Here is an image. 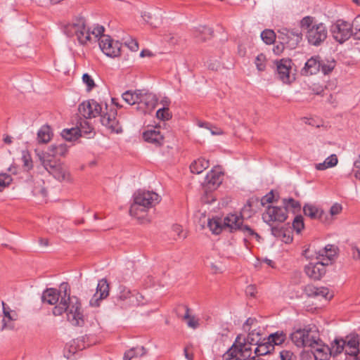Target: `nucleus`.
Masks as SVG:
<instances>
[{"mask_svg":"<svg viewBox=\"0 0 360 360\" xmlns=\"http://www.w3.org/2000/svg\"><path fill=\"white\" fill-rule=\"evenodd\" d=\"M105 27L98 24L94 25L91 28L86 27V20L83 17L75 18L63 28L66 35L75 37L81 45L95 43L98 45H112L114 41L117 45H139L135 38L126 33L114 40L110 35L105 34Z\"/></svg>","mask_w":360,"mask_h":360,"instance_id":"nucleus-1","label":"nucleus"},{"mask_svg":"<svg viewBox=\"0 0 360 360\" xmlns=\"http://www.w3.org/2000/svg\"><path fill=\"white\" fill-rule=\"evenodd\" d=\"M56 305L53 309L54 316H60L64 312L67 314L68 321L75 326H83L85 319L82 310L79 299L70 296V288L68 283L63 282L60 285V290L55 288H48L42 293L41 300L44 303Z\"/></svg>","mask_w":360,"mask_h":360,"instance_id":"nucleus-2","label":"nucleus"},{"mask_svg":"<svg viewBox=\"0 0 360 360\" xmlns=\"http://www.w3.org/2000/svg\"><path fill=\"white\" fill-rule=\"evenodd\" d=\"M105 110L100 103L94 99L83 101L79 104L78 110L79 113L86 119H91L97 116L101 117V124L111 130L112 132L120 133L122 129L117 119V110L114 108H108L105 105Z\"/></svg>","mask_w":360,"mask_h":360,"instance_id":"nucleus-3","label":"nucleus"},{"mask_svg":"<svg viewBox=\"0 0 360 360\" xmlns=\"http://www.w3.org/2000/svg\"><path fill=\"white\" fill-rule=\"evenodd\" d=\"M160 201V197L156 193L139 191L134 195V202L130 207L129 214L136 218L139 223L149 224L151 218L148 216V210L158 204Z\"/></svg>","mask_w":360,"mask_h":360,"instance_id":"nucleus-4","label":"nucleus"},{"mask_svg":"<svg viewBox=\"0 0 360 360\" xmlns=\"http://www.w3.org/2000/svg\"><path fill=\"white\" fill-rule=\"evenodd\" d=\"M38 157L44 169L56 179L60 182H72L70 172L63 163L51 159L49 153L38 154Z\"/></svg>","mask_w":360,"mask_h":360,"instance_id":"nucleus-5","label":"nucleus"},{"mask_svg":"<svg viewBox=\"0 0 360 360\" xmlns=\"http://www.w3.org/2000/svg\"><path fill=\"white\" fill-rule=\"evenodd\" d=\"M292 343L298 348H311L314 345L319 344L320 335L315 326H305L295 330L290 335Z\"/></svg>","mask_w":360,"mask_h":360,"instance_id":"nucleus-6","label":"nucleus"},{"mask_svg":"<svg viewBox=\"0 0 360 360\" xmlns=\"http://www.w3.org/2000/svg\"><path fill=\"white\" fill-rule=\"evenodd\" d=\"M112 299L115 305L127 309L138 307L142 302L143 297L136 290H131L126 286L120 285Z\"/></svg>","mask_w":360,"mask_h":360,"instance_id":"nucleus-7","label":"nucleus"},{"mask_svg":"<svg viewBox=\"0 0 360 360\" xmlns=\"http://www.w3.org/2000/svg\"><path fill=\"white\" fill-rule=\"evenodd\" d=\"M226 226L229 227V231H240L245 236L244 242L247 245L248 239L255 238L257 241H259L261 237L249 226L243 224V217L241 214H229L225 217Z\"/></svg>","mask_w":360,"mask_h":360,"instance_id":"nucleus-8","label":"nucleus"},{"mask_svg":"<svg viewBox=\"0 0 360 360\" xmlns=\"http://www.w3.org/2000/svg\"><path fill=\"white\" fill-rule=\"evenodd\" d=\"M240 336L238 335L231 347L223 354L224 360H245L250 357L252 345L245 340L243 342H240Z\"/></svg>","mask_w":360,"mask_h":360,"instance_id":"nucleus-9","label":"nucleus"},{"mask_svg":"<svg viewBox=\"0 0 360 360\" xmlns=\"http://www.w3.org/2000/svg\"><path fill=\"white\" fill-rule=\"evenodd\" d=\"M138 95L137 110L143 114L151 112L158 104L156 95L144 89H139Z\"/></svg>","mask_w":360,"mask_h":360,"instance_id":"nucleus-10","label":"nucleus"},{"mask_svg":"<svg viewBox=\"0 0 360 360\" xmlns=\"http://www.w3.org/2000/svg\"><path fill=\"white\" fill-rule=\"evenodd\" d=\"M333 37L335 40L343 44L352 36L351 24L342 20H337L330 29Z\"/></svg>","mask_w":360,"mask_h":360,"instance_id":"nucleus-11","label":"nucleus"},{"mask_svg":"<svg viewBox=\"0 0 360 360\" xmlns=\"http://www.w3.org/2000/svg\"><path fill=\"white\" fill-rule=\"evenodd\" d=\"M286 208L283 207L269 205L266 211L262 214V219L264 222L270 224L271 222L285 221L288 217Z\"/></svg>","mask_w":360,"mask_h":360,"instance_id":"nucleus-12","label":"nucleus"},{"mask_svg":"<svg viewBox=\"0 0 360 360\" xmlns=\"http://www.w3.org/2000/svg\"><path fill=\"white\" fill-rule=\"evenodd\" d=\"M278 39L282 40L281 44L298 45L303 42L304 38L302 32L297 29L281 28L278 30Z\"/></svg>","mask_w":360,"mask_h":360,"instance_id":"nucleus-13","label":"nucleus"},{"mask_svg":"<svg viewBox=\"0 0 360 360\" xmlns=\"http://www.w3.org/2000/svg\"><path fill=\"white\" fill-rule=\"evenodd\" d=\"M109 295V285L105 278H102L98 283L96 291L89 301L91 307L100 306L101 302Z\"/></svg>","mask_w":360,"mask_h":360,"instance_id":"nucleus-14","label":"nucleus"},{"mask_svg":"<svg viewBox=\"0 0 360 360\" xmlns=\"http://www.w3.org/2000/svg\"><path fill=\"white\" fill-rule=\"evenodd\" d=\"M291 60L287 59H281L277 62V75L280 80L285 84H290L295 80L294 75L290 74Z\"/></svg>","mask_w":360,"mask_h":360,"instance_id":"nucleus-15","label":"nucleus"},{"mask_svg":"<svg viewBox=\"0 0 360 360\" xmlns=\"http://www.w3.org/2000/svg\"><path fill=\"white\" fill-rule=\"evenodd\" d=\"M304 271L311 279L318 281L325 275L326 271V265L321 262L315 264L309 263L305 266Z\"/></svg>","mask_w":360,"mask_h":360,"instance_id":"nucleus-16","label":"nucleus"},{"mask_svg":"<svg viewBox=\"0 0 360 360\" xmlns=\"http://www.w3.org/2000/svg\"><path fill=\"white\" fill-rule=\"evenodd\" d=\"M345 342V354L356 356L359 353L360 338L357 333H351L343 339Z\"/></svg>","mask_w":360,"mask_h":360,"instance_id":"nucleus-17","label":"nucleus"},{"mask_svg":"<svg viewBox=\"0 0 360 360\" xmlns=\"http://www.w3.org/2000/svg\"><path fill=\"white\" fill-rule=\"evenodd\" d=\"M223 173L218 170H211L207 173L202 183L203 186L209 190H215L223 181Z\"/></svg>","mask_w":360,"mask_h":360,"instance_id":"nucleus-18","label":"nucleus"},{"mask_svg":"<svg viewBox=\"0 0 360 360\" xmlns=\"http://www.w3.org/2000/svg\"><path fill=\"white\" fill-rule=\"evenodd\" d=\"M176 313L178 317L185 321L189 328L195 329L198 327V320L196 319L195 316L190 315V309L188 306H179L176 309Z\"/></svg>","mask_w":360,"mask_h":360,"instance_id":"nucleus-19","label":"nucleus"},{"mask_svg":"<svg viewBox=\"0 0 360 360\" xmlns=\"http://www.w3.org/2000/svg\"><path fill=\"white\" fill-rule=\"evenodd\" d=\"M143 138L146 142L153 143L156 146L162 145L164 141V136L157 127L145 131L143 133Z\"/></svg>","mask_w":360,"mask_h":360,"instance_id":"nucleus-20","label":"nucleus"},{"mask_svg":"<svg viewBox=\"0 0 360 360\" xmlns=\"http://www.w3.org/2000/svg\"><path fill=\"white\" fill-rule=\"evenodd\" d=\"M319 342H320L319 344L314 345L311 348L315 360H328L330 356V347L326 345L321 338Z\"/></svg>","mask_w":360,"mask_h":360,"instance_id":"nucleus-21","label":"nucleus"},{"mask_svg":"<svg viewBox=\"0 0 360 360\" xmlns=\"http://www.w3.org/2000/svg\"><path fill=\"white\" fill-rule=\"evenodd\" d=\"M319 61L316 58L311 57L306 63L304 67L301 70V74L304 76H309L316 74L320 71L319 69Z\"/></svg>","mask_w":360,"mask_h":360,"instance_id":"nucleus-22","label":"nucleus"},{"mask_svg":"<svg viewBox=\"0 0 360 360\" xmlns=\"http://www.w3.org/2000/svg\"><path fill=\"white\" fill-rule=\"evenodd\" d=\"M225 217L222 220L219 218H213L208 220L207 226L214 234L220 233L224 229H229V227L225 224Z\"/></svg>","mask_w":360,"mask_h":360,"instance_id":"nucleus-23","label":"nucleus"},{"mask_svg":"<svg viewBox=\"0 0 360 360\" xmlns=\"http://www.w3.org/2000/svg\"><path fill=\"white\" fill-rule=\"evenodd\" d=\"M303 212L305 216L311 219H320L323 214V211L316 206L311 204H305L303 207Z\"/></svg>","mask_w":360,"mask_h":360,"instance_id":"nucleus-24","label":"nucleus"},{"mask_svg":"<svg viewBox=\"0 0 360 360\" xmlns=\"http://www.w3.org/2000/svg\"><path fill=\"white\" fill-rule=\"evenodd\" d=\"M52 135L51 127L43 125L37 132V141L39 143H47L51 141Z\"/></svg>","mask_w":360,"mask_h":360,"instance_id":"nucleus-25","label":"nucleus"},{"mask_svg":"<svg viewBox=\"0 0 360 360\" xmlns=\"http://www.w3.org/2000/svg\"><path fill=\"white\" fill-rule=\"evenodd\" d=\"M68 152V146L65 143L53 144L49 148V153L51 155V159H53L56 156H65Z\"/></svg>","mask_w":360,"mask_h":360,"instance_id":"nucleus-26","label":"nucleus"},{"mask_svg":"<svg viewBox=\"0 0 360 360\" xmlns=\"http://www.w3.org/2000/svg\"><path fill=\"white\" fill-rule=\"evenodd\" d=\"M209 167V161L204 158H199L193 161L190 165L191 172L193 174H200Z\"/></svg>","mask_w":360,"mask_h":360,"instance_id":"nucleus-27","label":"nucleus"},{"mask_svg":"<svg viewBox=\"0 0 360 360\" xmlns=\"http://www.w3.org/2000/svg\"><path fill=\"white\" fill-rule=\"evenodd\" d=\"M335 66L336 61L333 58L319 61V69L325 75L331 73Z\"/></svg>","mask_w":360,"mask_h":360,"instance_id":"nucleus-28","label":"nucleus"},{"mask_svg":"<svg viewBox=\"0 0 360 360\" xmlns=\"http://www.w3.org/2000/svg\"><path fill=\"white\" fill-rule=\"evenodd\" d=\"M146 353L144 347H136L127 350L124 355V360H131L134 357L142 356Z\"/></svg>","mask_w":360,"mask_h":360,"instance_id":"nucleus-29","label":"nucleus"},{"mask_svg":"<svg viewBox=\"0 0 360 360\" xmlns=\"http://www.w3.org/2000/svg\"><path fill=\"white\" fill-rule=\"evenodd\" d=\"M141 18L143 20L150 24L153 27H158L162 22V16H156L155 15H153L150 12L143 11L141 13Z\"/></svg>","mask_w":360,"mask_h":360,"instance_id":"nucleus-30","label":"nucleus"},{"mask_svg":"<svg viewBox=\"0 0 360 360\" xmlns=\"http://www.w3.org/2000/svg\"><path fill=\"white\" fill-rule=\"evenodd\" d=\"M345 347V342L343 341V339H335L333 342L331 344V347H330V356H338L343 352Z\"/></svg>","mask_w":360,"mask_h":360,"instance_id":"nucleus-31","label":"nucleus"},{"mask_svg":"<svg viewBox=\"0 0 360 360\" xmlns=\"http://www.w3.org/2000/svg\"><path fill=\"white\" fill-rule=\"evenodd\" d=\"M319 34L318 32L316 24L311 26V27L307 32L306 34L308 42L311 45H318L321 43L320 40L319 39Z\"/></svg>","mask_w":360,"mask_h":360,"instance_id":"nucleus-32","label":"nucleus"},{"mask_svg":"<svg viewBox=\"0 0 360 360\" xmlns=\"http://www.w3.org/2000/svg\"><path fill=\"white\" fill-rule=\"evenodd\" d=\"M61 136L66 141H75L80 136V130L78 128L65 129L62 131Z\"/></svg>","mask_w":360,"mask_h":360,"instance_id":"nucleus-33","label":"nucleus"},{"mask_svg":"<svg viewBox=\"0 0 360 360\" xmlns=\"http://www.w3.org/2000/svg\"><path fill=\"white\" fill-rule=\"evenodd\" d=\"M282 202L283 207L286 208L287 212L288 209H291L294 213L301 210V203L292 198H283Z\"/></svg>","mask_w":360,"mask_h":360,"instance_id":"nucleus-34","label":"nucleus"},{"mask_svg":"<svg viewBox=\"0 0 360 360\" xmlns=\"http://www.w3.org/2000/svg\"><path fill=\"white\" fill-rule=\"evenodd\" d=\"M101 51L108 57L114 58L120 56L121 46H99Z\"/></svg>","mask_w":360,"mask_h":360,"instance_id":"nucleus-35","label":"nucleus"},{"mask_svg":"<svg viewBox=\"0 0 360 360\" xmlns=\"http://www.w3.org/2000/svg\"><path fill=\"white\" fill-rule=\"evenodd\" d=\"M261 38L262 41L266 44V45H271L274 44L276 39V35L274 30L270 29H266L263 32H262Z\"/></svg>","mask_w":360,"mask_h":360,"instance_id":"nucleus-36","label":"nucleus"},{"mask_svg":"<svg viewBox=\"0 0 360 360\" xmlns=\"http://www.w3.org/2000/svg\"><path fill=\"white\" fill-rule=\"evenodd\" d=\"M139 90H136L134 92L131 91H127L122 94V98L124 101L129 105L137 104L139 101Z\"/></svg>","mask_w":360,"mask_h":360,"instance_id":"nucleus-37","label":"nucleus"},{"mask_svg":"<svg viewBox=\"0 0 360 360\" xmlns=\"http://www.w3.org/2000/svg\"><path fill=\"white\" fill-rule=\"evenodd\" d=\"M18 314L15 311H12V315L6 319H2V326L1 330L4 329H8V330H13L15 328L13 321H16L18 319Z\"/></svg>","mask_w":360,"mask_h":360,"instance_id":"nucleus-38","label":"nucleus"},{"mask_svg":"<svg viewBox=\"0 0 360 360\" xmlns=\"http://www.w3.org/2000/svg\"><path fill=\"white\" fill-rule=\"evenodd\" d=\"M247 331H248V335L244 340L250 345H257L261 340L259 331H257V329L250 330V328H248Z\"/></svg>","mask_w":360,"mask_h":360,"instance_id":"nucleus-39","label":"nucleus"},{"mask_svg":"<svg viewBox=\"0 0 360 360\" xmlns=\"http://www.w3.org/2000/svg\"><path fill=\"white\" fill-rule=\"evenodd\" d=\"M44 182L39 179L34 183V186L32 190V193L34 195H41L42 197H45L47 195V191L44 186Z\"/></svg>","mask_w":360,"mask_h":360,"instance_id":"nucleus-40","label":"nucleus"},{"mask_svg":"<svg viewBox=\"0 0 360 360\" xmlns=\"http://www.w3.org/2000/svg\"><path fill=\"white\" fill-rule=\"evenodd\" d=\"M286 339V335L283 332H276L271 334L269 337V342H273L274 345H281Z\"/></svg>","mask_w":360,"mask_h":360,"instance_id":"nucleus-41","label":"nucleus"},{"mask_svg":"<svg viewBox=\"0 0 360 360\" xmlns=\"http://www.w3.org/2000/svg\"><path fill=\"white\" fill-rule=\"evenodd\" d=\"M352 36L355 39H360V15H357L351 24Z\"/></svg>","mask_w":360,"mask_h":360,"instance_id":"nucleus-42","label":"nucleus"},{"mask_svg":"<svg viewBox=\"0 0 360 360\" xmlns=\"http://www.w3.org/2000/svg\"><path fill=\"white\" fill-rule=\"evenodd\" d=\"M293 229L300 233L304 228V219L302 215H297L292 221Z\"/></svg>","mask_w":360,"mask_h":360,"instance_id":"nucleus-43","label":"nucleus"},{"mask_svg":"<svg viewBox=\"0 0 360 360\" xmlns=\"http://www.w3.org/2000/svg\"><path fill=\"white\" fill-rule=\"evenodd\" d=\"M266 58L263 53L259 54L255 58V65L258 71H264L266 69Z\"/></svg>","mask_w":360,"mask_h":360,"instance_id":"nucleus-44","label":"nucleus"},{"mask_svg":"<svg viewBox=\"0 0 360 360\" xmlns=\"http://www.w3.org/2000/svg\"><path fill=\"white\" fill-rule=\"evenodd\" d=\"M156 117L162 120H169L172 117V115L168 107H163L158 110Z\"/></svg>","mask_w":360,"mask_h":360,"instance_id":"nucleus-45","label":"nucleus"},{"mask_svg":"<svg viewBox=\"0 0 360 360\" xmlns=\"http://www.w3.org/2000/svg\"><path fill=\"white\" fill-rule=\"evenodd\" d=\"M12 181V178L9 174H0V192L8 187Z\"/></svg>","mask_w":360,"mask_h":360,"instance_id":"nucleus-46","label":"nucleus"},{"mask_svg":"<svg viewBox=\"0 0 360 360\" xmlns=\"http://www.w3.org/2000/svg\"><path fill=\"white\" fill-rule=\"evenodd\" d=\"M316 27L318 28V32L319 34V39L320 40L321 43L324 42L328 37V30L326 25L321 22L316 24Z\"/></svg>","mask_w":360,"mask_h":360,"instance_id":"nucleus-47","label":"nucleus"},{"mask_svg":"<svg viewBox=\"0 0 360 360\" xmlns=\"http://www.w3.org/2000/svg\"><path fill=\"white\" fill-rule=\"evenodd\" d=\"M315 297H323L326 300H330L333 297V295L330 293L328 288L326 287H319L316 292Z\"/></svg>","mask_w":360,"mask_h":360,"instance_id":"nucleus-48","label":"nucleus"},{"mask_svg":"<svg viewBox=\"0 0 360 360\" xmlns=\"http://www.w3.org/2000/svg\"><path fill=\"white\" fill-rule=\"evenodd\" d=\"M82 81L86 85V90L88 91H91L96 86L94 79L87 73L83 75Z\"/></svg>","mask_w":360,"mask_h":360,"instance_id":"nucleus-49","label":"nucleus"},{"mask_svg":"<svg viewBox=\"0 0 360 360\" xmlns=\"http://www.w3.org/2000/svg\"><path fill=\"white\" fill-rule=\"evenodd\" d=\"M314 18L311 16H306L303 18L300 22V25L302 29L307 30L310 29L313 26Z\"/></svg>","mask_w":360,"mask_h":360,"instance_id":"nucleus-50","label":"nucleus"},{"mask_svg":"<svg viewBox=\"0 0 360 360\" xmlns=\"http://www.w3.org/2000/svg\"><path fill=\"white\" fill-rule=\"evenodd\" d=\"M269 349L265 344H257V347L255 349V354L257 356H262L269 353Z\"/></svg>","mask_w":360,"mask_h":360,"instance_id":"nucleus-51","label":"nucleus"},{"mask_svg":"<svg viewBox=\"0 0 360 360\" xmlns=\"http://www.w3.org/2000/svg\"><path fill=\"white\" fill-rule=\"evenodd\" d=\"M274 200V191H271L266 195L263 196L261 199L262 205L264 206L266 204L271 203Z\"/></svg>","mask_w":360,"mask_h":360,"instance_id":"nucleus-52","label":"nucleus"},{"mask_svg":"<svg viewBox=\"0 0 360 360\" xmlns=\"http://www.w3.org/2000/svg\"><path fill=\"white\" fill-rule=\"evenodd\" d=\"M280 356L281 360H297L296 356L290 351L283 350L281 352Z\"/></svg>","mask_w":360,"mask_h":360,"instance_id":"nucleus-53","label":"nucleus"},{"mask_svg":"<svg viewBox=\"0 0 360 360\" xmlns=\"http://www.w3.org/2000/svg\"><path fill=\"white\" fill-rule=\"evenodd\" d=\"M318 290V287L313 285H307L304 287V292L308 297H316V292Z\"/></svg>","mask_w":360,"mask_h":360,"instance_id":"nucleus-54","label":"nucleus"},{"mask_svg":"<svg viewBox=\"0 0 360 360\" xmlns=\"http://www.w3.org/2000/svg\"><path fill=\"white\" fill-rule=\"evenodd\" d=\"M351 257L354 260L360 259V250L354 244L350 245V252Z\"/></svg>","mask_w":360,"mask_h":360,"instance_id":"nucleus-55","label":"nucleus"},{"mask_svg":"<svg viewBox=\"0 0 360 360\" xmlns=\"http://www.w3.org/2000/svg\"><path fill=\"white\" fill-rule=\"evenodd\" d=\"M200 32L202 33V39L198 41V43L204 42L207 37L212 35V30L211 28L204 26L202 27Z\"/></svg>","mask_w":360,"mask_h":360,"instance_id":"nucleus-56","label":"nucleus"},{"mask_svg":"<svg viewBox=\"0 0 360 360\" xmlns=\"http://www.w3.org/2000/svg\"><path fill=\"white\" fill-rule=\"evenodd\" d=\"M326 163L328 165V167H333L338 164V158L336 155L333 154L327 158L326 160Z\"/></svg>","mask_w":360,"mask_h":360,"instance_id":"nucleus-57","label":"nucleus"},{"mask_svg":"<svg viewBox=\"0 0 360 360\" xmlns=\"http://www.w3.org/2000/svg\"><path fill=\"white\" fill-rule=\"evenodd\" d=\"M354 166L356 169V170L354 171V176L356 179L360 180V155L355 160Z\"/></svg>","mask_w":360,"mask_h":360,"instance_id":"nucleus-58","label":"nucleus"},{"mask_svg":"<svg viewBox=\"0 0 360 360\" xmlns=\"http://www.w3.org/2000/svg\"><path fill=\"white\" fill-rule=\"evenodd\" d=\"M342 205L338 203L334 204L330 209V213L331 215H336L340 213L342 211Z\"/></svg>","mask_w":360,"mask_h":360,"instance_id":"nucleus-59","label":"nucleus"},{"mask_svg":"<svg viewBox=\"0 0 360 360\" xmlns=\"http://www.w3.org/2000/svg\"><path fill=\"white\" fill-rule=\"evenodd\" d=\"M257 323L256 319L255 318H248L243 325L244 330H248L250 327L255 325Z\"/></svg>","mask_w":360,"mask_h":360,"instance_id":"nucleus-60","label":"nucleus"},{"mask_svg":"<svg viewBox=\"0 0 360 360\" xmlns=\"http://www.w3.org/2000/svg\"><path fill=\"white\" fill-rule=\"evenodd\" d=\"M172 231L176 233V235L179 238H185L186 237V235L181 236V233L183 232L182 226L179 224H174L172 226Z\"/></svg>","mask_w":360,"mask_h":360,"instance_id":"nucleus-61","label":"nucleus"},{"mask_svg":"<svg viewBox=\"0 0 360 360\" xmlns=\"http://www.w3.org/2000/svg\"><path fill=\"white\" fill-rule=\"evenodd\" d=\"M245 292L250 297H255L257 292L256 286L255 285H250L247 286Z\"/></svg>","mask_w":360,"mask_h":360,"instance_id":"nucleus-62","label":"nucleus"},{"mask_svg":"<svg viewBox=\"0 0 360 360\" xmlns=\"http://www.w3.org/2000/svg\"><path fill=\"white\" fill-rule=\"evenodd\" d=\"M22 160L24 162V166L27 168L30 169L32 167V160L30 159V157L29 155H23Z\"/></svg>","mask_w":360,"mask_h":360,"instance_id":"nucleus-63","label":"nucleus"},{"mask_svg":"<svg viewBox=\"0 0 360 360\" xmlns=\"http://www.w3.org/2000/svg\"><path fill=\"white\" fill-rule=\"evenodd\" d=\"M164 42L165 43H169V44H176L178 43V40L176 39V37L174 36H167L165 38V40H164Z\"/></svg>","mask_w":360,"mask_h":360,"instance_id":"nucleus-64","label":"nucleus"}]
</instances>
